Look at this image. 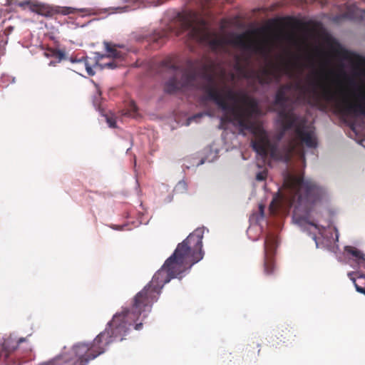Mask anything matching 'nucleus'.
<instances>
[{"mask_svg":"<svg viewBox=\"0 0 365 365\" xmlns=\"http://www.w3.org/2000/svg\"><path fill=\"white\" fill-rule=\"evenodd\" d=\"M204 229L198 227L179 243L173 254L153 277L150 283L137 293L130 308L116 313L104 331L101 332L91 344L78 343L72 349L63 352L60 360L73 365H86L105 352L106 347L114 341H122L133 325L140 330L143 321L156 302L163 286L171 279L182 274L203 258L202 238Z\"/></svg>","mask_w":365,"mask_h":365,"instance_id":"obj_1","label":"nucleus"},{"mask_svg":"<svg viewBox=\"0 0 365 365\" xmlns=\"http://www.w3.org/2000/svg\"><path fill=\"white\" fill-rule=\"evenodd\" d=\"M257 116L221 115V128L228 129L229 124H232L240 133L253 135L255 140L252 141V148L263 159L269 156L274 160L289 163L294 153H299L304 159V153L299 148V143L309 148H316L318 145L315 128L312 124H308L304 119L299 118V115H278L277 123L280 131L277 136V140L279 141L288 130H292L294 134V137L282 147L269 140L262 122Z\"/></svg>","mask_w":365,"mask_h":365,"instance_id":"obj_2","label":"nucleus"},{"mask_svg":"<svg viewBox=\"0 0 365 365\" xmlns=\"http://www.w3.org/2000/svg\"><path fill=\"white\" fill-rule=\"evenodd\" d=\"M213 63L203 58L187 59L185 68L181 69L175 58L168 57L159 66L160 72H168L173 75L165 85V91L174 93L182 88L192 86L198 77L207 81L203 91L207 99L214 102L223 111L230 114H261L258 111V102L246 91H235L225 86L220 89L215 83L211 74Z\"/></svg>","mask_w":365,"mask_h":365,"instance_id":"obj_3","label":"nucleus"},{"mask_svg":"<svg viewBox=\"0 0 365 365\" xmlns=\"http://www.w3.org/2000/svg\"><path fill=\"white\" fill-rule=\"evenodd\" d=\"M341 74L347 81L349 86L356 88V91L348 93L344 87L333 90L329 86L318 80H312L309 82V88H303L305 91H309L314 96L322 98L327 102H334L342 105L364 109L365 108V91L358 86L353 78L349 77L342 71ZM341 86V84H339Z\"/></svg>","mask_w":365,"mask_h":365,"instance_id":"obj_4","label":"nucleus"},{"mask_svg":"<svg viewBox=\"0 0 365 365\" xmlns=\"http://www.w3.org/2000/svg\"><path fill=\"white\" fill-rule=\"evenodd\" d=\"M284 186L290 205L294 206L295 212L301 210L309 212L323 195V189L319 185L313 180H305L302 175L287 174Z\"/></svg>","mask_w":365,"mask_h":365,"instance_id":"obj_5","label":"nucleus"},{"mask_svg":"<svg viewBox=\"0 0 365 365\" xmlns=\"http://www.w3.org/2000/svg\"><path fill=\"white\" fill-rule=\"evenodd\" d=\"M235 70L241 73L244 78L256 80L260 85H269L273 80L279 81L282 76V71L288 73L291 71L289 62H285L283 66L269 62L268 66L262 67L259 70L247 69L250 62V56L244 58L245 63H242V58L240 56H235Z\"/></svg>","mask_w":365,"mask_h":365,"instance_id":"obj_6","label":"nucleus"},{"mask_svg":"<svg viewBox=\"0 0 365 365\" xmlns=\"http://www.w3.org/2000/svg\"><path fill=\"white\" fill-rule=\"evenodd\" d=\"M205 38L214 52H218L224 50L229 44L240 46L245 50L252 51L255 53L264 56L266 58L268 57L269 51L267 46L261 43L247 41L244 34L236 35L233 40L230 41L225 36H218L215 34H206Z\"/></svg>","mask_w":365,"mask_h":365,"instance_id":"obj_7","label":"nucleus"},{"mask_svg":"<svg viewBox=\"0 0 365 365\" xmlns=\"http://www.w3.org/2000/svg\"><path fill=\"white\" fill-rule=\"evenodd\" d=\"M7 5L11 7L19 6L23 10L29 9L31 11L46 18H53L57 14L66 16L78 11L85 12L86 9H78L70 6L50 5L37 0H7Z\"/></svg>","mask_w":365,"mask_h":365,"instance_id":"obj_8","label":"nucleus"},{"mask_svg":"<svg viewBox=\"0 0 365 365\" xmlns=\"http://www.w3.org/2000/svg\"><path fill=\"white\" fill-rule=\"evenodd\" d=\"M326 43L336 57L349 61L354 66L356 76H365V70L360 68L361 66L365 67L364 57L346 49L336 39L331 36L326 38Z\"/></svg>","mask_w":365,"mask_h":365,"instance_id":"obj_9","label":"nucleus"},{"mask_svg":"<svg viewBox=\"0 0 365 365\" xmlns=\"http://www.w3.org/2000/svg\"><path fill=\"white\" fill-rule=\"evenodd\" d=\"M277 247V237L273 235L267 236L264 241V272L272 274L276 269L274 255Z\"/></svg>","mask_w":365,"mask_h":365,"instance_id":"obj_10","label":"nucleus"},{"mask_svg":"<svg viewBox=\"0 0 365 365\" xmlns=\"http://www.w3.org/2000/svg\"><path fill=\"white\" fill-rule=\"evenodd\" d=\"M338 116L341 125L348 126L355 135H359L365 130V115Z\"/></svg>","mask_w":365,"mask_h":365,"instance_id":"obj_11","label":"nucleus"},{"mask_svg":"<svg viewBox=\"0 0 365 365\" xmlns=\"http://www.w3.org/2000/svg\"><path fill=\"white\" fill-rule=\"evenodd\" d=\"M104 46L106 51L108 53L107 57L112 58L113 60L105 63L103 67L113 69L120 66V63L118 62V61H123L125 58V53L121 51H118L117 48H121L122 46L116 44L113 45L108 42H104Z\"/></svg>","mask_w":365,"mask_h":365,"instance_id":"obj_12","label":"nucleus"},{"mask_svg":"<svg viewBox=\"0 0 365 365\" xmlns=\"http://www.w3.org/2000/svg\"><path fill=\"white\" fill-rule=\"evenodd\" d=\"M290 90V86L289 85H282L277 90L275 98L274 103L276 106L280 107L284 110L289 102L288 92ZM277 114H289L288 113H285L284 110H282L279 112Z\"/></svg>","mask_w":365,"mask_h":365,"instance_id":"obj_13","label":"nucleus"},{"mask_svg":"<svg viewBox=\"0 0 365 365\" xmlns=\"http://www.w3.org/2000/svg\"><path fill=\"white\" fill-rule=\"evenodd\" d=\"M346 253L352 257L359 267L365 269V255L355 247L346 246L344 249Z\"/></svg>","mask_w":365,"mask_h":365,"instance_id":"obj_14","label":"nucleus"},{"mask_svg":"<svg viewBox=\"0 0 365 365\" xmlns=\"http://www.w3.org/2000/svg\"><path fill=\"white\" fill-rule=\"evenodd\" d=\"M168 31L165 30H160L155 32L151 37V41L157 44H163L168 36Z\"/></svg>","mask_w":365,"mask_h":365,"instance_id":"obj_15","label":"nucleus"},{"mask_svg":"<svg viewBox=\"0 0 365 365\" xmlns=\"http://www.w3.org/2000/svg\"><path fill=\"white\" fill-rule=\"evenodd\" d=\"M45 55L48 57H53L58 59V62H60L63 59L66 58L65 52L63 51L56 48L48 49V51L45 53Z\"/></svg>","mask_w":365,"mask_h":365,"instance_id":"obj_16","label":"nucleus"},{"mask_svg":"<svg viewBox=\"0 0 365 365\" xmlns=\"http://www.w3.org/2000/svg\"><path fill=\"white\" fill-rule=\"evenodd\" d=\"M353 18L354 16L352 13L349 10L341 14L336 15L334 17V21L336 23H339L344 19H352Z\"/></svg>","mask_w":365,"mask_h":365,"instance_id":"obj_17","label":"nucleus"},{"mask_svg":"<svg viewBox=\"0 0 365 365\" xmlns=\"http://www.w3.org/2000/svg\"><path fill=\"white\" fill-rule=\"evenodd\" d=\"M108 127L115 128L117 127V118L116 115H103Z\"/></svg>","mask_w":365,"mask_h":365,"instance_id":"obj_18","label":"nucleus"},{"mask_svg":"<svg viewBox=\"0 0 365 365\" xmlns=\"http://www.w3.org/2000/svg\"><path fill=\"white\" fill-rule=\"evenodd\" d=\"M71 61L72 63H76V62H83L85 66H86V70H87V72L89 75H93V72L92 71V69L88 66V63H87V59L84 57H82L80 59H77L76 58H73V57H71Z\"/></svg>","mask_w":365,"mask_h":365,"instance_id":"obj_19","label":"nucleus"},{"mask_svg":"<svg viewBox=\"0 0 365 365\" xmlns=\"http://www.w3.org/2000/svg\"><path fill=\"white\" fill-rule=\"evenodd\" d=\"M203 115H190L188 118H187L185 120V123H182L181 124V125H185L186 126L189 125L192 122H195V123H199L200 121V119L201 118V117H202Z\"/></svg>","mask_w":365,"mask_h":365,"instance_id":"obj_20","label":"nucleus"},{"mask_svg":"<svg viewBox=\"0 0 365 365\" xmlns=\"http://www.w3.org/2000/svg\"><path fill=\"white\" fill-rule=\"evenodd\" d=\"M9 355V351L4 346H0V362L5 361Z\"/></svg>","mask_w":365,"mask_h":365,"instance_id":"obj_21","label":"nucleus"},{"mask_svg":"<svg viewBox=\"0 0 365 365\" xmlns=\"http://www.w3.org/2000/svg\"><path fill=\"white\" fill-rule=\"evenodd\" d=\"M192 37L196 40H200L201 38V32L199 29L196 27H192L190 31Z\"/></svg>","mask_w":365,"mask_h":365,"instance_id":"obj_22","label":"nucleus"},{"mask_svg":"<svg viewBox=\"0 0 365 365\" xmlns=\"http://www.w3.org/2000/svg\"><path fill=\"white\" fill-rule=\"evenodd\" d=\"M267 171L262 170V171L257 173L256 180L258 181H263L267 178Z\"/></svg>","mask_w":365,"mask_h":365,"instance_id":"obj_23","label":"nucleus"},{"mask_svg":"<svg viewBox=\"0 0 365 365\" xmlns=\"http://www.w3.org/2000/svg\"><path fill=\"white\" fill-rule=\"evenodd\" d=\"M128 112H137L138 110V106L135 101H130L128 105Z\"/></svg>","mask_w":365,"mask_h":365,"instance_id":"obj_24","label":"nucleus"},{"mask_svg":"<svg viewBox=\"0 0 365 365\" xmlns=\"http://www.w3.org/2000/svg\"><path fill=\"white\" fill-rule=\"evenodd\" d=\"M182 116L183 115H170V117H172V118H173L174 120L175 121V123L177 124L176 126L172 125V128L173 129L177 128L179 125V124H180L179 121L180 120L181 117H182Z\"/></svg>","mask_w":365,"mask_h":365,"instance_id":"obj_25","label":"nucleus"},{"mask_svg":"<svg viewBox=\"0 0 365 365\" xmlns=\"http://www.w3.org/2000/svg\"><path fill=\"white\" fill-rule=\"evenodd\" d=\"M355 287L358 292L365 294V287H360L356 283H355Z\"/></svg>","mask_w":365,"mask_h":365,"instance_id":"obj_26","label":"nucleus"},{"mask_svg":"<svg viewBox=\"0 0 365 365\" xmlns=\"http://www.w3.org/2000/svg\"><path fill=\"white\" fill-rule=\"evenodd\" d=\"M14 30V27L10 26H8L6 29V31L8 32V33H11L12 32V31Z\"/></svg>","mask_w":365,"mask_h":365,"instance_id":"obj_27","label":"nucleus"},{"mask_svg":"<svg viewBox=\"0 0 365 365\" xmlns=\"http://www.w3.org/2000/svg\"><path fill=\"white\" fill-rule=\"evenodd\" d=\"M259 212L262 214V215H264V206L262 205H260L259 207Z\"/></svg>","mask_w":365,"mask_h":365,"instance_id":"obj_28","label":"nucleus"},{"mask_svg":"<svg viewBox=\"0 0 365 365\" xmlns=\"http://www.w3.org/2000/svg\"><path fill=\"white\" fill-rule=\"evenodd\" d=\"M307 223H308L309 225H312V226H314V227H316V228L317 227V224H315V223H314V222H307Z\"/></svg>","mask_w":365,"mask_h":365,"instance_id":"obj_29","label":"nucleus"},{"mask_svg":"<svg viewBox=\"0 0 365 365\" xmlns=\"http://www.w3.org/2000/svg\"><path fill=\"white\" fill-rule=\"evenodd\" d=\"M111 227L114 230H120V227L117 225H112Z\"/></svg>","mask_w":365,"mask_h":365,"instance_id":"obj_30","label":"nucleus"},{"mask_svg":"<svg viewBox=\"0 0 365 365\" xmlns=\"http://www.w3.org/2000/svg\"><path fill=\"white\" fill-rule=\"evenodd\" d=\"M49 65H51V66H55V62H53V61H51V62H50V63H49Z\"/></svg>","mask_w":365,"mask_h":365,"instance_id":"obj_31","label":"nucleus"},{"mask_svg":"<svg viewBox=\"0 0 365 365\" xmlns=\"http://www.w3.org/2000/svg\"><path fill=\"white\" fill-rule=\"evenodd\" d=\"M179 185H185V182H179Z\"/></svg>","mask_w":365,"mask_h":365,"instance_id":"obj_32","label":"nucleus"},{"mask_svg":"<svg viewBox=\"0 0 365 365\" xmlns=\"http://www.w3.org/2000/svg\"><path fill=\"white\" fill-rule=\"evenodd\" d=\"M199 114L202 115V114H210V113H200Z\"/></svg>","mask_w":365,"mask_h":365,"instance_id":"obj_33","label":"nucleus"},{"mask_svg":"<svg viewBox=\"0 0 365 365\" xmlns=\"http://www.w3.org/2000/svg\"><path fill=\"white\" fill-rule=\"evenodd\" d=\"M359 114L364 115V114H365V112L362 111Z\"/></svg>","mask_w":365,"mask_h":365,"instance_id":"obj_34","label":"nucleus"},{"mask_svg":"<svg viewBox=\"0 0 365 365\" xmlns=\"http://www.w3.org/2000/svg\"><path fill=\"white\" fill-rule=\"evenodd\" d=\"M259 352H260V349H258V350H257V354H259Z\"/></svg>","mask_w":365,"mask_h":365,"instance_id":"obj_35","label":"nucleus"},{"mask_svg":"<svg viewBox=\"0 0 365 365\" xmlns=\"http://www.w3.org/2000/svg\"><path fill=\"white\" fill-rule=\"evenodd\" d=\"M338 114H339V115H341V113H339Z\"/></svg>","mask_w":365,"mask_h":365,"instance_id":"obj_36","label":"nucleus"}]
</instances>
